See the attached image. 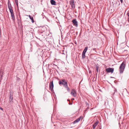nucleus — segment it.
<instances>
[{
  "label": "nucleus",
  "mask_w": 129,
  "mask_h": 129,
  "mask_svg": "<svg viewBox=\"0 0 129 129\" xmlns=\"http://www.w3.org/2000/svg\"><path fill=\"white\" fill-rule=\"evenodd\" d=\"M126 63L125 61H123L121 64L119 68V71L120 73H122L124 70L125 67Z\"/></svg>",
  "instance_id": "f257e3e1"
},
{
  "label": "nucleus",
  "mask_w": 129,
  "mask_h": 129,
  "mask_svg": "<svg viewBox=\"0 0 129 129\" xmlns=\"http://www.w3.org/2000/svg\"><path fill=\"white\" fill-rule=\"evenodd\" d=\"M58 82L59 84H62L64 86V87H67L68 85L67 83V82L65 81V80L64 79H62L61 80L59 81Z\"/></svg>",
  "instance_id": "f03ea898"
},
{
  "label": "nucleus",
  "mask_w": 129,
  "mask_h": 129,
  "mask_svg": "<svg viewBox=\"0 0 129 129\" xmlns=\"http://www.w3.org/2000/svg\"><path fill=\"white\" fill-rule=\"evenodd\" d=\"M114 69L111 68H108L106 69V71L107 73H112L114 72Z\"/></svg>",
  "instance_id": "7ed1b4c3"
},
{
  "label": "nucleus",
  "mask_w": 129,
  "mask_h": 129,
  "mask_svg": "<svg viewBox=\"0 0 129 129\" xmlns=\"http://www.w3.org/2000/svg\"><path fill=\"white\" fill-rule=\"evenodd\" d=\"M13 94L10 93L9 96V102L11 103H12L13 102Z\"/></svg>",
  "instance_id": "20e7f679"
},
{
  "label": "nucleus",
  "mask_w": 129,
  "mask_h": 129,
  "mask_svg": "<svg viewBox=\"0 0 129 129\" xmlns=\"http://www.w3.org/2000/svg\"><path fill=\"white\" fill-rule=\"evenodd\" d=\"M53 86L54 85L53 83V81H51L50 82L49 84L50 88L51 89V91H52V90H53Z\"/></svg>",
  "instance_id": "39448f33"
},
{
  "label": "nucleus",
  "mask_w": 129,
  "mask_h": 129,
  "mask_svg": "<svg viewBox=\"0 0 129 129\" xmlns=\"http://www.w3.org/2000/svg\"><path fill=\"white\" fill-rule=\"evenodd\" d=\"M71 94L74 97H76V92L74 89H72L71 92Z\"/></svg>",
  "instance_id": "423d86ee"
},
{
  "label": "nucleus",
  "mask_w": 129,
  "mask_h": 129,
  "mask_svg": "<svg viewBox=\"0 0 129 129\" xmlns=\"http://www.w3.org/2000/svg\"><path fill=\"white\" fill-rule=\"evenodd\" d=\"M72 22L74 24V25L76 27L78 26V22L76 19H74L72 21Z\"/></svg>",
  "instance_id": "0eeeda50"
},
{
  "label": "nucleus",
  "mask_w": 129,
  "mask_h": 129,
  "mask_svg": "<svg viewBox=\"0 0 129 129\" xmlns=\"http://www.w3.org/2000/svg\"><path fill=\"white\" fill-rule=\"evenodd\" d=\"M70 4L72 9H74L75 7V5L74 3V1L73 0H71L70 2Z\"/></svg>",
  "instance_id": "6e6552de"
},
{
  "label": "nucleus",
  "mask_w": 129,
  "mask_h": 129,
  "mask_svg": "<svg viewBox=\"0 0 129 129\" xmlns=\"http://www.w3.org/2000/svg\"><path fill=\"white\" fill-rule=\"evenodd\" d=\"M81 118V117L80 116L78 119L75 120L73 122V123L74 124L75 123H77L79 122Z\"/></svg>",
  "instance_id": "1a4fd4ad"
},
{
  "label": "nucleus",
  "mask_w": 129,
  "mask_h": 129,
  "mask_svg": "<svg viewBox=\"0 0 129 129\" xmlns=\"http://www.w3.org/2000/svg\"><path fill=\"white\" fill-rule=\"evenodd\" d=\"M99 123V121H97L96 122H95L94 123V124L92 125V127H93V129H94L95 128V127Z\"/></svg>",
  "instance_id": "9d476101"
},
{
  "label": "nucleus",
  "mask_w": 129,
  "mask_h": 129,
  "mask_svg": "<svg viewBox=\"0 0 129 129\" xmlns=\"http://www.w3.org/2000/svg\"><path fill=\"white\" fill-rule=\"evenodd\" d=\"M96 71H95V72L96 73V74H97V73H98V72H99V71L98 69L99 68V66H98V64H97V65H96Z\"/></svg>",
  "instance_id": "9b49d317"
},
{
  "label": "nucleus",
  "mask_w": 129,
  "mask_h": 129,
  "mask_svg": "<svg viewBox=\"0 0 129 129\" xmlns=\"http://www.w3.org/2000/svg\"><path fill=\"white\" fill-rule=\"evenodd\" d=\"M50 2L52 5H56V2L54 0H51Z\"/></svg>",
  "instance_id": "f8f14e48"
},
{
  "label": "nucleus",
  "mask_w": 129,
  "mask_h": 129,
  "mask_svg": "<svg viewBox=\"0 0 129 129\" xmlns=\"http://www.w3.org/2000/svg\"><path fill=\"white\" fill-rule=\"evenodd\" d=\"M28 16L30 19L31 20L32 22L33 23H34V21L33 17L29 15Z\"/></svg>",
  "instance_id": "ddd939ff"
},
{
  "label": "nucleus",
  "mask_w": 129,
  "mask_h": 129,
  "mask_svg": "<svg viewBox=\"0 0 129 129\" xmlns=\"http://www.w3.org/2000/svg\"><path fill=\"white\" fill-rule=\"evenodd\" d=\"M88 48V47H85L84 49L82 52L85 53L87 50Z\"/></svg>",
  "instance_id": "4468645a"
},
{
  "label": "nucleus",
  "mask_w": 129,
  "mask_h": 129,
  "mask_svg": "<svg viewBox=\"0 0 129 129\" xmlns=\"http://www.w3.org/2000/svg\"><path fill=\"white\" fill-rule=\"evenodd\" d=\"M11 16L12 17V19L13 20H15V16H14V13H13L11 14Z\"/></svg>",
  "instance_id": "2eb2a0df"
},
{
  "label": "nucleus",
  "mask_w": 129,
  "mask_h": 129,
  "mask_svg": "<svg viewBox=\"0 0 129 129\" xmlns=\"http://www.w3.org/2000/svg\"><path fill=\"white\" fill-rule=\"evenodd\" d=\"M8 8L9 9H10V8H12L11 5V4L10 3V4H9V2L8 3Z\"/></svg>",
  "instance_id": "dca6fc26"
},
{
  "label": "nucleus",
  "mask_w": 129,
  "mask_h": 129,
  "mask_svg": "<svg viewBox=\"0 0 129 129\" xmlns=\"http://www.w3.org/2000/svg\"><path fill=\"white\" fill-rule=\"evenodd\" d=\"M85 53H83L82 54V58H84L85 57Z\"/></svg>",
  "instance_id": "f3484780"
},
{
  "label": "nucleus",
  "mask_w": 129,
  "mask_h": 129,
  "mask_svg": "<svg viewBox=\"0 0 129 129\" xmlns=\"http://www.w3.org/2000/svg\"><path fill=\"white\" fill-rule=\"evenodd\" d=\"M9 9V11H10V13L11 14L13 13V10L12 8Z\"/></svg>",
  "instance_id": "a211bd4d"
},
{
  "label": "nucleus",
  "mask_w": 129,
  "mask_h": 129,
  "mask_svg": "<svg viewBox=\"0 0 129 129\" xmlns=\"http://www.w3.org/2000/svg\"><path fill=\"white\" fill-rule=\"evenodd\" d=\"M66 87L67 88V90L68 91H70V89L69 87H68V85L67 86V87Z\"/></svg>",
  "instance_id": "6ab92c4d"
},
{
  "label": "nucleus",
  "mask_w": 129,
  "mask_h": 129,
  "mask_svg": "<svg viewBox=\"0 0 129 129\" xmlns=\"http://www.w3.org/2000/svg\"><path fill=\"white\" fill-rule=\"evenodd\" d=\"M127 15L128 16V21L129 22V12L127 13Z\"/></svg>",
  "instance_id": "aec40b11"
},
{
  "label": "nucleus",
  "mask_w": 129,
  "mask_h": 129,
  "mask_svg": "<svg viewBox=\"0 0 129 129\" xmlns=\"http://www.w3.org/2000/svg\"><path fill=\"white\" fill-rule=\"evenodd\" d=\"M89 107H88L87 108H86V109H85V110H84V112H86V111H87V110L88 109H89Z\"/></svg>",
  "instance_id": "412c9836"
},
{
  "label": "nucleus",
  "mask_w": 129,
  "mask_h": 129,
  "mask_svg": "<svg viewBox=\"0 0 129 129\" xmlns=\"http://www.w3.org/2000/svg\"><path fill=\"white\" fill-rule=\"evenodd\" d=\"M85 104L86 106H89V104L87 102H85Z\"/></svg>",
  "instance_id": "4be33fe9"
},
{
  "label": "nucleus",
  "mask_w": 129,
  "mask_h": 129,
  "mask_svg": "<svg viewBox=\"0 0 129 129\" xmlns=\"http://www.w3.org/2000/svg\"><path fill=\"white\" fill-rule=\"evenodd\" d=\"M15 1L16 3H18V0H15Z\"/></svg>",
  "instance_id": "5701e85b"
},
{
  "label": "nucleus",
  "mask_w": 129,
  "mask_h": 129,
  "mask_svg": "<svg viewBox=\"0 0 129 129\" xmlns=\"http://www.w3.org/2000/svg\"><path fill=\"white\" fill-rule=\"evenodd\" d=\"M0 109L2 110V111H3V109L1 107H0Z\"/></svg>",
  "instance_id": "b1692460"
},
{
  "label": "nucleus",
  "mask_w": 129,
  "mask_h": 129,
  "mask_svg": "<svg viewBox=\"0 0 129 129\" xmlns=\"http://www.w3.org/2000/svg\"><path fill=\"white\" fill-rule=\"evenodd\" d=\"M120 2L122 4V3L123 2V0H120Z\"/></svg>",
  "instance_id": "393cba45"
},
{
  "label": "nucleus",
  "mask_w": 129,
  "mask_h": 129,
  "mask_svg": "<svg viewBox=\"0 0 129 129\" xmlns=\"http://www.w3.org/2000/svg\"><path fill=\"white\" fill-rule=\"evenodd\" d=\"M69 105H72V103H69Z\"/></svg>",
  "instance_id": "a878e982"
},
{
  "label": "nucleus",
  "mask_w": 129,
  "mask_h": 129,
  "mask_svg": "<svg viewBox=\"0 0 129 129\" xmlns=\"http://www.w3.org/2000/svg\"><path fill=\"white\" fill-rule=\"evenodd\" d=\"M16 4L17 6L18 5V3H16Z\"/></svg>",
  "instance_id": "bb28decb"
},
{
  "label": "nucleus",
  "mask_w": 129,
  "mask_h": 129,
  "mask_svg": "<svg viewBox=\"0 0 129 129\" xmlns=\"http://www.w3.org/2000/svg\"><path fill=\"white\" fill-rule=\"evenodd\" d=\"M74 98H72V100H74Z\"/></svg>",
  "instance_id": "cd10ccee"
},
{
  "label": "nucleus",
  "mask_w": 129,
  "mask_h": 129,
  "mask_svg": "<svg viewBox=\"0 0 129 129\" xmlns=\"http://www.w3.org/2000/svg\"><path fill=\"white\" fill-rule=\"evenodd\" d=\"M68 101H70V100H69V99H68Z\"/></svg>",
  "instance_id": "c85d7f7f"
}]
</instances>
